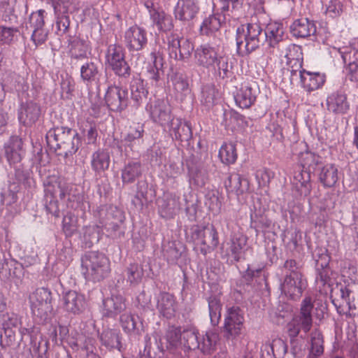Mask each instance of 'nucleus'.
Here are the masks:
<instances>
[{"instance_id": "473e14b6", "label": "nucleus", "mask_w": 358, "mask_h": 358, "mask_svg": "<svg viewBox=\"0 0 358 358\" xmlns=\"http://www.w3.org/2000/svg\"><path fill=\"white\" fill-rule=\"evenodd\" d=\"M292 184L301 196H307L312 190L310 173L299 167L294 172Z\"/></svg>"}, {"instance_id": "6e6d98bb", "label": "nucleus", "mask_w": 358, "mask_h": 358, "mask_svg": "<svg viewBox=\"0 0 358 358\" xmlns=\"http://www.w3.org/2000/svg\"><path fill=\"white\" fill-rule=\"evenodd\" d=\"M99 226H89L84 229L83 245L85 248H90L97 243L101 238Z\"/></svg>"}, {"instance_id": "9d476101", "label": "nucleus", "mask_w": 358, "mask_h": 358, "mask_svg": "<svg viewBox=\"0 0 358 358\" xmlns=\"http://www.w3.org/2000/svg\"><path fill=\"white\" fill-rule=\"evenodd\" d=\"M145 109L149 113L152 121L162 126L167 125L174 117L171 113V105L164 99L155 98L152 100L150 99Z\"/></svg>"}, {"instance_id": "7c9ffc66", "label": "nucleus", "mask_w": 358, "mask_h": 358, "mask_svg": "<svg viewBox=\"0 0 358 358\" xmlns=\"http://www.w3.org/2000/svg\"><path fill=\"white\" fill-rule=\"evenodd\" d=\"M330 257L326 253H321L319 259H316L317 280L320 281L322 286H331L333 284L331 275L333 272L329 266Z\"/></svg>"}, {"instance_id": "f03ea898", "label": "nucleus", "mask_w": 358, "mask_h": 358, "mask_svg": "<svg viewBox=\"0 0 358 358\" xmlns=\"http://www.w3.org/2000/svg\"><path fill=\"white\" fill-rule=\"evenodd\" d=\"M94 215L101 227L106 229L108 237L119 241L124 238L125 217L120 209L116 206L103 205L97 207Z\"/></svg>"}, {"instance_id": "a211bd4d", "label": "nucleus", "mask_w": 358, "mask_h": 358, "mask_svg": "<svg viewBox=\"0 0 358 358\" xmlns=\"http://www.w3.org/2000/svg\"><path fill=\"white\" fill-rule=\"evenodd\" d=\"M248 237L238 232L231 235L229 242L227 243V255L231 261L238 262L245 255L247 250Z\"/></svg>"}, {"instance_id": "f704fd0d", "label": "nucleus", "mask_w": 358, "mask_h": 358, "mask_svg": "<svg viewBox=\"0 0 358 358\" xmlns=\"http://www.w3.org/2000/svg\"><path fill=\"white\" fill-rule=\"evenodd\" d=\"M68 189L65 193V200H64L66 202V207L74 210L85 212L88 203L85 201L84 194L71 183L69 185Z\"/></svg>"}, {"instance_id": "864d4df0", "label": "nucleus", "mask_w": 358, "mask_h": 358, "mask_svg": "<svg viewBox=\"0 0 358 358\" xmlns=\"http://www.w3.org/2000/svg\"><path fill=\"white\" fill-rule=\"evenodd\" d=\"M218 340L219 335L217 333L212 330L207 331L202 336L199 349L203 354H210L215 350Z\"/></svg>"}, {"instance_id": "13d9d810", "label": "nucleus", "mask_w": 358, "mask_h": 358, "mask_svg": "<svg viewBox=\"0 0 358 358\" xmlns=\"http://www.w3.org/2000/svg\"><path fill=\"white\" fill-rule=\"evenodd\" d=\"M219 157L226 165L235 163L237 159L236 145L234 143H224L219 151Z\"/></svg>"}, {"instance_id": "a19ab883", "label": "nucleus", "mask_w": 358, "mask_h": 358, "mask_svg": "<svg viewBox=\"0 0 358 358\" xmlns=\"http://www.w3.org/2000/svg\"><path fill=\"white\" fill-rule=\"evenodd\" d=\"M226 20V15L222 13H215L205 18L200 27V33L203 36H210L217 31L222 24Z\"/></svg>"}, {"instance_id": "5701e85b", "label": "nucleus", "mask_w": 358, "mask_h": 358, "mask_svg": "<svg viewBox=\"0 0 358 358\" xmlns=\"http://www.w3.org/2000/svg\"><path fill=\"white\" fill-rule=\"evenodd\" d=\"M355 292L348 285H336V288L331 292V299L338 312L348 307L352 298L354 299Z\"/></svg>"}, {"instance_id": "603ef678", "label": "nucleus", "mask_w": 358, "mask_h": 358, "mask_svg": "<svg viewBox=\"0 0 358 358\" xmlns=\"http://www.w3.org/2000/svg\"><path fill=\"white\" fill-rule=\"evenodd\" d=\"M198 331L194 329H187L182 331V336L180 344L187 350H195L200 348Z\"/></svg>"}, {"instance_id": "423d86ee", "label": "nucleus", "mask_w": 358, "mask_h": 358, "mask_svg": "<svg viewBox=\"0 0 358 358\" xmlns=\"http://www.w3.org/2000/svg\"><path fill=\"white\" fill-rule=\"evenodd\" d=\"M244 313L238 306H232L227 308L224 317L222 333L227 340H234L241 334L243 328Z\"/></svg>"}, {"instance_id": "ddd939ff", "label": "nucleus", "mask_w": 358, "mask_h": 358, "mask_svg": "<svg viewBox=\"0 0 358 358\" xmlns=\"http://www.w3.org/2000/svg\"><path fill=\"white\" fill-rule=\"evenodd\" d=\"M306 286L307 281L303 275H285L280 283V289L287 297L296 301L301 298Z\"/></svg>"}, {"instance_id": "cd10ccee", "label": "nucleus", "mask_w": 358, "mask_h": 358, "mask_svg": "<svg viewBox=\"0 0 358 358\" xmlns=\"http://www.w3.org/2000/svg\"><path fill=\"white\" fill-rule=\"evenodd\" d=\"M327 107L329 112L334 114H345L350 108L347 95L342 90L331 94L327 99Z\"/></svg>"}, {"instance_id": "338daca9", "label": "nucleus", "mask_w": 358, "mask_h": 358, "mask_svg": "<svg viewBox=\"0 0 358 358\" xmlns=\"http://www.w3.org/2000/svg\"><path fill=\"white\" fill-rule=\"evenodd\" d=\"M31 354L32 358H43L48 353L49 342L41 339L38 342L31 339ZM47 358V357H45Z\"/></svg>"}, {"instance_id": "4be33fe9", "label": "nucleus", "mask_w": 358, "mask_h": 358, "mask_svg": "<svg viewBox=\"0 0 358 358\" xmlns=\"http://www.w3.org/2000/svg\"><path fill=\"white\" fill-rule=\"evenodd\" d=\"M127 308L126 299L120 294H112L103 301V317L115 318Z\"/></svg>"}, {"instance_id": "a18cd8bd", "label": "nucleus", "mask_w": 358, "mask_h": 358, "mask_svg": "<svg viewBox=\"0 0 358 358\" xmlns=\"http://www.w3.org/2000/svg\"><path fill=\"white\" fill-rule=\"evenodd\" d=\"M138 316L131 313H122L120 316V324L123 331L127 334L140 335L143 331V322H137Z\"/></svg>"}, {"instance_id": "680f3d73", "label": "nucleus", "mask_w": 358, "mask_h": 358, "mask_svg": "<svg viewBox=\"0 0 358 358\" xmlns=\"http://www.w3.org/2000/svg\"><path fill=\"white\" fill-rule=\"evenodd\" d=\"M124 57H126L125 50L122 45L114 43L108 46L106 52V60L108 66Z\"/></svg>"}, {"instance_id": "4d7b16f0", "label": "nucleus", "mask_w": 358, "mask_h": 358, "mask_svg": "<svg viewBox=\"0 0 358 358\" xmlns=\"http://www.w3.org/2000/svg\"><path fill=\"white\" fill-rule=\"evenodd\" d=\"M171 80L177 93L187 94L190 92L189 80L185 74L176 72L171 76Z\"/></svg>"}, {"instance_id": "09e8293b", "label": "nucleus", "mask_w": 358, "mask_h": 358, "mask_svg": "<svg viewBox=\"0 0 358 358\" xmlns=\"http://www.w3.org/2000/svg\"><path fill=\"white\" fill-rule=\"evenodd\" d=\"M300 162L302 169L310 171V173L313 172L314 175L324 164L321 156L309 151L301 154Z\"/></svg>"}, {"instance_id": "e2e57ef3", "label": "nucleus", "mask_w": 358, "mask_h": 358, "mask_svg": "<svg viewBox=\"0 0 358 358\" xmlns=\"http://www.w3.org/2000/svg\"><path fill=\"white\" fill-rule=\"evenodd\" d=\"M144 271L141 265L130 264L126 269L127 280L131 285H136L141 282Z\"/></svg>"}, {"instance_id": "5fc2aeb1", "label": "nucleus", "mask_w": 358, "mask_h": 358, "mask_svg": "<svg viewBox=\"0 0 358 358\" xmlns=\"http://www.w3.org/2000/svg\"><path fill=\"white\" fill-rule=\"evenodd\" d=\"M206 228H207V224H194L189 228V231L187 232V238L193 243L194 250L196 251H200L202 246L203 240H204L203 233Z\"/></svg>"}, {"instance_id": "f257e3e1", "label": "nucleus", "mask_w": 358, "mask_h": 358, "mask_svg": "<svg viewBox=\"0 0 358 358\" xmlns=\"http://www.w3.org/2000/svg\"><path fill=\"white\" fill-rule=\"evenodd\" d=\"M45 138L50 149H53L57 155L64 158L74 155L81 143L78 133L65 127H57L50 129Z\"/></svg>"}, {"instance_id": "6e6552de", "label": "nucleus", "mask_w": 358, "mask_h": 358, "mask_svg": "<svg viewBox=\"0 0 358 358\" xmlns=\"http://www.w3.org/2000/svg\"><path fill=\"white\" fill-rule=\"evenodd\" d=\"M169 56L176 60L185 61L194 52V44L189 39L171 33L166 37Z\"/></svg>"}, {"instance_id": "c9c22d12", "label": "nucleus", "mask_w": 358, "mask_h": 358, "mask_svg": "<svg viewBox=\"0 0 358 358\" xmlns=\"http://www.w3.org/2000/svg\"><path fill=\"white\" fill-rule=\"evenodd\" d=\"M210 69L213 70V75L217 80L227 82L234 76L233 64L228 56L220 55Z\"/></svg>"}, {"instance_id": "b1692460", "label": "nucleus", "mask_w": 358, "mask_h": 358, "mask_svg": "<svg viewBox=\"0 0 358 358\" xmlns=\"http://www.w3.org/2000/svg\"><path fill=\"white\" fill-rule=\"evenodd\" d=\"M199 11L197 0H178L174 9V15L180 21H190L196 16Z\"/></svg>"}, {"instance_id": "774afa93", "label": "nucleus", "mask_w": 358, "mask_h": 358, "mask_svg": "<svg viewBox=\"0 0 358 358\" xmlns=\"http://www.w3.org/2000/svg\"><path fill=\"white\" fill-rule=\"evenodd\" d=\"M345 64H355L358 63V48L352 45L339 49Z\"/></svg>"}, {"instance_id": "dca6fc26", "label": "nucleus", "mask_w": 358, "mask_h": 358, "mask_svg": "<svg viewBox=\"0 0 358 358\" xmlns=\"http://www.w3.org/2000/svg\"><path fill=\"white\" fill-rule=\"evenodd\" d=\"M23 141L17 135L11 136L3 145V155L10 166H15L21 163L24 150Z\"/></svg>"}, {"instance_id": "9b49d317", "label": "nucleus", "mask_w": 358, "mask_h": 358, "mask_svg": "<svg viewBox=\"0 0 358 358\" xmlns=\"http://www.w3.org/2000/svg\"><path fill=\"white\" fill-rule=\"evenodd\" d=\"M104 100L109 110L114 112H122L128 106V90L110 84L106 90Z\"/></svg>"}, {"instance_id": "6ab92c4d", "label": "nucleus", "mask_w": 358, "mask_h": 358, "mask_svg": "<svg viewBox=\"0 0 358 358\" xmlns=\"http://www.w3.org/2000/svg\"><path fill=\"white\" fill-rule=\"evenodd\" d=\"M313 327V322L306 319H303L297 315H294L292 320L287 324V332L290 338L292 345V352L294 355L296 354V346L295 343L297 341L296 337L300 331L305 334L308 333Z\"/></svg>"}, {"instance_id": "ea45409f", "label": "nucleus", "mask_w": 358, "mask_h": 358, "mask_svg": "<svg viewBox=\"0 0 358 358\" xmlns=\"http://www.w3.org/2000/svg\"><path fill=\"white\" fill-rule=\"evenodd\" d=\"M110 157L105 149H98L91 157V166L96 176H101L109 168Z\"/></svg>"}, {"instance_id": "69168bd1", "label": "nucleus", "mask_w": 358, "mask_h": 358, "mask_svg": "<svg viewBox=\"0 0 358 358\" xmlns=\"http://www.w3.org/2000/svg\"><path fill=\"white\" fill-rule=\"evenodd\" d=\"M244 0H219V10L226 16L242 8Z\"/></svg>"}, {"instance_id": "f8f14e48", "label": "nucleus", "mask_w": 358, "mask_h": 358, "mask_svg": "<svg viewBox=\"0 0 358 358\" xmlns=\"http://www.w3.org/2000/svg\"><path fill=\"white\" fill-rule=\"evenodd\" d=\"M124 42L129 52L142 50L148 44L147 31L143 27L134 25L125 31Z\"/></svg>"}, {"instance_id": "1a4fd4ad", "label": "nucleus", "mask_w": 358, "mask_h": 358, "mask_svg": "<svg viewBox=\"0 0 358 358\" xmlns=\"http://www.w3.org/2000/svg\"><path fill=\"white\" fill-rule=\"evenodd\" d=\"M156 205L160 217L173 220L181 210L180 197L172 192H164L156 199Z\"/></svg>"}, {"instance_id": "e433bc0d", "label": "nucleus", "mask_w": 358, "mask_h": 358, "mask_svg": "<svg viewBox=\"0 0 358 358\" xmlns=\"http://www.w3.org/2000/svg\"><path fill=\"white\" fill-rule=\"evenodd\" d=\"M101 76V67L97 62L87 61L80 67V79L87 86L99 83Z\"/></svg>"}, {"instance_id": "39448f33", "label": "nucleus", "mask_w": 358, "mask_h": 358, "mask_svg": "<svg viewBox=\"0 0 358 358\" xmlns=\"http://www.w3.org/2000/svg\"><path fill=\"white\" fill-rule=\"evenodd\" d=\"M143 126L139 123H134L122 134L120 140L114 138L111 146L128 157L130 152H138L137 149L143 143Z\"/></svg>"}, {"instance_id": "58836bf2", "label": "nucleus", "mask_w": 358, "mask_h": 358, "mask_svg": "<svg viewBox=\"0 0 358 358\" xmlns=\"http://www.w3.org/2000/svg\"><path fill=\"white\" fill-rule=\"evenodd\" d=\"M224 186L229 193L241 195L249 189L250 184L248 179L236 173H231L224 181Z\"/></svg>"}, {"instance_id": "49530a36", "label": "nucleus", "mask_w": 358, "mask_h": 358, "mask_svg": "<svg viewBox=\"0 0 358 358\" xmlns=\"http://www.w3.org/2000/svg\"><path fill=\"white\" fill-rule=\"evenodd\" d=\"M206 301L208 305L210 323L213 326L216 327L220 323L222 315V303L221 301V294H210L206 298Z\"/></svg>"}, {"instance_id": "c85d7f7f", "label": "nucleus", "mask_w": 358, "mask_h": 358, "mask_svg": "<svg viewBox=\"0 0 358 358\" xmlns=\"http://www.w3.org/2000/svg\"><path fill=\"white\" fill-rule=\"evenodd\" d=\"M143 173V166L139 160L131 159L126 162L121 169L123 185H130L138 180Z\"/></svg>"}, {"instance_id": "79ce46f5", "label": "nucleus", "mask_w": 358, "mask_h": 358, "mask_svg": "<svg viewBox=\"0 0 358 358\" xmlns=\"http://www.w3.org/2000/svg\"><path fill=\"white\" fill-rule=\"evenodd\" d=\"M151 56L153 63L148 68V78L152 81V85L158 86L162 85L164 76L163 58L155 52H152Z\"/></svg>"}, {"instance_id": "f3484780", "label": "nucleus", "mask_w": 358, "mask_h": 358, "mask_svg": "<svg viewBox=\"0 0 358 358\" xmlns=\"http://www.w3.org/2000/svg\"><path fill=\"white\" fill-rule=\"evenodd\" d=\"M70 184L58 176H48L43 181L44 196L49 198L59 196L60 200H65V193Z\"/></svg>"}, {"instance_id": "aec40b11", "label": "nucleus", "mask_w": 358, "mask_h": 358, "mask_svg": "<svg viewBox=\"0 0 358 358\" xmlns=\"http://www.w3.org/2000/svg\"><path fill=\"white\" fill-rule=\"evenodd\" d=\"M176 297L167 292H161L157 301V309L160 315L168 320L176 316L178 310Z\"/></svg>"}, {"instance_id": "2eb2a0df", "label": "nucleus", "mask_w": 358, "mask_h": 358, "mask_svg": "<svg viewBox=\"0 0 358 358\" xmlns=\"http://www.w3.org/2000/svg\"><path fill=\"white\" fill-rule=\"evenodd\" d=\"M218 51L217 47L212 46L209 43L201 44L194 52L195 64L199 67L210 69L221 55Z\"/></svg>"}, {"instance_id": "c03bdc74", "label": "nucleus", "mask_w": 358, "mask_h": 358, "mask_svg": "<svg viewBox=\"0 0 358 358\" xmlns=\"http://www.w3.org/2000/svg\"><path fill=\"white\" fill-rule=\"evenodd\" d=\"M202 246L200 252L206 255L213 251L219 244V236L217 229L213 224H207V228L203 233Z\"/></svg>"}, {"instance_id": "052dcab7", "label": "nucleus", "mask_w": 358, "mask_h": 358, "mask_svg": "<svg viewBox=\"0 0 358 358\" xmlns=\"http://www.w3.org/2000/svg\"><path fill=\"white\" fill-rule=\"evenodd\" d=\"M78 217L68 212L63 217L62 230L66 237H71L78 229Z\"/></svg>"}, {"instance_id": "393cba45", "label": "nucleus", "mask_w": 358, "mask_h": 358, "mask_svg": "<svg viewBox=\"0 0 358 358\" xmlns=\"http://www.w3.org/2000/svg\"><path fill=\"white\" fill-rule=\"evenodd\" d=\"M69 55L71 59H83L88 58L90 53V41L79 36H69Z\"/></svg>"}, {"instance_id": "20e7f679", "label": "nucleus", "mask_w": 358, "mask_h": 358, "mask_svg": "<svg viewBox=\"0 0 358 358\" xmlns=\"http://www.w3.org/2000/svg\"><path fill=\"white\" fill-rule=\"evenodd\" d=\"M237 52L250 55L266 41V34L259 23L241 24L236 29Z\"/></svg>"}, {"instance_id": "c756f323", "label": "nucleus", "mask_w": 358, "mask_h": 358, "mask_svg": "<svg viewBox=\"0 0 358 358\" xmlns=\"http://www.w3.org/2000/svg\"><path fill=\"white\" fill-rule=\"evenodd\" d=\"M258 90L255 83L242 85L235 95L236 104L242 108H249L252 106L257 99Z\"/></svg>"}, {"instance_id": "72a5a7b5", "label": "nucleus", "mask_w": 358, "mask_h": 358, "mask_svg": "<svg viewBox=\"0 0 358 358\" xmlns=\"http://www.w3.org/2000/svg\"><path fill=\"white\" fill-rule=\"evenodd\" d=\"M63 301L65 310L73 314L83 312L86 304L84 295L74 290L67 292L63 296Z\"/></svg>"}, {"instance_id": "0eeeda50", "label": "nucleus", "mask_w": 358, "mask_h": 358, "mask_svg": "<svg viewBox=\"0 0 358 358\" xmlns=\"http://www.w3.org/2000/svg\"><path fill=\"white\" fill-rule=\"evenodd\" d=\"M29 301L32 313L41 319L45 320L53 310L52 293L48 288H37L29 296Z\"/></svg>"}, {"instance_id": "3c124183", "label": "nucleus", "mask_w": 358, "mask_h": 358, "mask_svg": "<svg viewBox=\"0 0 358 358\" xmlns=\"http://www.w3.org/2000/svg\"><path fill=\"white\" fill-rule=\"evenodd\" d=\"M218 92L213 84H207L202 87L200 101L206 110L211 108L216 102Z\"/></svg>"}, {"instance_id": "bb28decb", "label": "nucleus", "mask_w": 358, "mask_h": 358, "mask_svg": "<svg viewBox=\"0 0 358 358\" xmlns=\"http://www.w3.org/2000/svg\"><path fill=\"white\" fill-rule=\"evenodd\" d=\"M315 175L325 188L335 187L338 180V168L333 164H323Z\"/></svg>"}, {"instance_id": "de8ad7c7", "label": "nucleus", "mask_w": 358, "mask_h": 358, "mask_svg": "<svg viewBox=\"0 0 358 358\" xmlns=\"http://www.w3.org/2000/svg\"><path fill=\"white\" fill-rule=\"evenodd\" d=\"M150 20L160 31L166 32L173 28L172 17L161 8L152 12Z\"/></svg>"}, {"instance_id": "37998d69", "label": "nucleus", "mask_w": 358, "mask_h": 358, "mask_svg": "<svg viewBox=\"0 0 358 358\" xmlns=\"http://www.w3.org/2000/svg\"><path fill=\"white\" fill-rule=\"evenodd\" d=\"M300 79L303 87L308 92L318 90L325 83V76L324 74L312 73L308 71H302Z\"/></svg>"}, {"instance_id": "bf43d9fd", "label": "nucleus", "mask_w": 358, "mask_h": 358, "mask_svg": "<svg viewBox=\"0 0 358 358\" xmlns=\"http://www.w3.org/2000/svg\"><path fill=\"white\" fill-rule=\"evenodd\" d=\"M109 67L114 74L121 79H129L132 73L131 68L126 60V57L111 64Z\"/></svg>"}, {"instance_id": "412c9836", "label": "nucleus", "mask_w": 358, "mask_h": 358, "mask_svg": "<svg viewBox=\"0 0 358 358\" xmlns=\"http://www.w3.org/2000/svg\"><path fill=\"white\" fill-rule=\"evenodd\" d=\"M167 125L173 140L182 143L188 142L192 138V127L188 122L173 117Z\"/></svg>"}, {"instance_id": "4468645a", "label": "nucleus", "mask_w": 358, "mask_h": 358, "mask_svg": "<svg viewBox=\"0 0 358 358\" xmlns=\"http://www.w3.org/2000/svg\"><path fill=\"white\" fill-rule=\"evenodd\" d=\"M41 115V106L31 100L22 102L17 110V119L20 124L31 127L38 120Z\"/></svg>"}, {"instance_id": "0e129e2a", "label": "nucleus", "mask_w": 358, "mask_h": 358, "mask_svg": "<svg viewBox=\"0 0 358 358\" xmlns=\"http://www.w3.org/2000/svg\"><path fill=\"white\" fill-rule=\"evenodd\" d=\"M250 217L251 227H254L257 232H265L271 227L272 221L266 215L255 213L251 214Z\"/></svg>"}, {"instance_id": "4c0bfd02", "label": "nucleus", "mask_w": 358, "mask_h": 358, "mask_svg": "<svg viewBox=\"0 0 358 358\" xmlns=\"http://www.w3.org/2000/svg\"><path fill=\"white\" fill-rule=\"evenodd\" d=\"M99 340L102 345L108 350H113L116 349L122 351V334L120 330L116 329H106L99 334Z\"/></svg>"}, {"instance_id": "2f4dec72", "label": "nucleus", "mask_w": 358, "mask_h": 358, "mask_svg": "<svg viewBox=\"0 0 358 358\" xmlns=\"http://www.w3.org/2000/svg\"><path fill=\"white\" fill-rule=\"evenodd\" d=\"M129 90L134 106L139 107L147 101L148 90L144 84V80L140 76H133L130 82Z\"/></svg>"}, {"instance_id": "a878e982", "label": "nucleus", "mask_w": 358, "mask_h": 358, "mask_svg": "<svg viewBox=\"0 0 358 358\" xmlns=\"http://www.w3.org/2000/svg\"><path fill=\"white\" fill-rule=\"evenodd\" d=\"M292 35L297 38H306L316 33V25L313 20L307 17L295 20L289 27Z\"/></svg>"}, {"instance_id": "7ed1b4c3", "label": "nucleus", "mask_w": 358, "mask_h": 358, "mask_svg": "<svg viewBox=\"0 0 358 358\" xmlns=\"http://www.w3.org/2000/svg\"><path fill=\"white\" fill-rule=\"evenodd\" d=\"M81 268L85 280L93 282L103 281L111 271L108 257L99 251H88L83 255Z\"/></svg>"}, {"instance_id": "8fccbe9b", "label": "nucleus", "mask_w": 358, "mask_h": 358, "mask_svg": "<svg viewBox=\"0 0 358 358\" xmlns=\"http://www.w3.org/2000/svg\"><path fill=\"white\" fill-rule=\"evenodd\" d=\"M266 34V41L269 47L275 48L278 43L282 41L284 36V30L282 24H270L264 30Z\"/></svg>"}]
</instances>
